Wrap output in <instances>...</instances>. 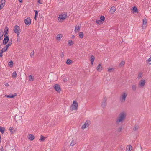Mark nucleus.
<instances>
[{"label":"nucleus","mask_w":151,"mask_h":151,"mask_svg":"<svg viewBox=\"0 0 151 151\" xmlns=\"http://www.w3.org/2000/svg\"><path fill=\"white\" fill-rule=\"evenodd\" d=\"M127 116V114L125 112H122L119 114L118 117L117 118L116 122L117 123H119L122 122L124 120Z\"/></svg>","instance_id":"f257e3e1"},{"label":"nucleus","mask_w":151,"mask_h":151,"mask_svg":"<svg viewBox=\"0 0 151 151\" xmlns=\"http://www.w3.org/2000/svg\"><path fill=\"white\" fill-rule=\"evenodd\" d=\"M78 107V103L76 100H74L70 107V109L72 111H77Z\"/></svg>","instance_id":"f03ea898"},{"label":"nucleus","mask_w":151,"mask_h":151,"mask_svg":"<svg viewBox=\"0 0 151 151\" xmlns=\"http://www.w3.org/2000/svg\"><path fill=\"white\" fill-rule=\"evenodd\" d=\"M67 14L66 13H63L59 15L58 18V21L60 22H62L64 21L67 17Z\"/></svg>","instance_id":"7ed1b4c3"},{"label":"nucleus","mask_w":151,"mask_h":151,"mask_svg":"<svg viewBox=\"0 0 151 151\" xmlns=\"http://www.w3.org/2000/svg\"><path fill=\"white\" fill-rule=\"evenodd\" d=\"M127 95V93L125 92H123L120 96V101L122 103L124 102Z\"/></svg>","instance_id":"20e7f679"},{"label":"nucleus","mask_w":151,"mask_h":151,"mask_svg":"<svg viewBox=\"0 0 151 151\" xmlns=\"http://www.w3.org/2000/svg\"><path fill=\"white\" fill-rule=\"evenodd\" d=\"M146 83V80L145 79L142 78L140 80L138 84V86L140 88H143L145 86Z\"/></svg>","instance_id":"39448f33"},{"label":"nucleus","mask_w":151,"mask_h":151,"mask_svg":"<svg viewBox=\"0 0 151 151\" xmlns=\"http://www.w3.org/2000/svg\"><path fill=\"white\" fill-rule=\"evenodd\" d=\"M77 139L75 137H71L70 140V145L71 147L73 146L76 144Z\"/></svg>","instance_id":"423d86ee"},{"label":"nucleus","mask_w":151,"mask_h":151,"mask_svg":"<svg viewBox=\"0 0 151 151\" xmlns=\"http://www.w3.org/2000/svg\"><path fill=\"white\" fill-rule=\"evenodd\" d=\"M90 124V122L89 120H87L83 124L81 128V129L82 130H84L85 129L88 127L89 125Z\"/></svg>","instance_id":"0eeeda50"},{"label":"nucleus","mask_w":151,"mask_h":151,"mask_svg":"<svg viewBox=\"0 0 151 151\" xmlns=\"http://www.w3.org/2000/svg\"><path fill=\"white\" fill-rule=\"evenodd\" d=\"M96 69L98 72H101L104 69L103 65L100 63H99L96 66Z\"/></svg>","instance_id":"6e6552de"},{"label":"nucleus","mask_w":151,"mask_h":151,"mask_svg":"<svg viewBox=\"0 0 151 151\" xmlns=\"http://www.w3.org/2000/svg\"><path fill=\"white\" fill-rule=\"evenodd\" d=\"M53 88L58 93H60L61 91V88L60 86L58 84H55L53 86Z\"/></svg>","instance_id":"1a4fd4ad"},{"label":"nucleus","mask_w":151,"mask_h":151,"mask_svg":"<svg viewBox=\"0 0 151 151\" xmlns=\"http://www.w3.org/2000/svg\"><path fill=\"white\" fill-rule=\"evenodd\" d=\"M13 30L15 33L20 32H21L20 27L18 25H15L14 27Z\"/></svg>","instance_id":"9d476101"},{"label":"nucleus","mask_w":151,"mask_h":151,"mask_svg":"<svg viewBox=\"0 0 151 151\" xmlns=\"http://www.w3.org/2000/svg\"><path fill=\"white\" fill-rule=\"evenodd\" d=\"M24 23L26 25L29 26L30 25L31 23V20L29 17H28L24 20Z\"/></svg>","instance_id":"9b49d317"},{"label":"nucleus","mask_w":151,"mask_h":151,"mask_svg":"<svg viewBox=\"0 0 151 151\" xmlns=\"http://www.w3.org/2000/svg\"><path fill=\"white\" fill-rule=\"evenodd\" d=\"M63 37V34H58L57 35L56 37V40L58 41H60L61 39Z\"/></svg>","instance_id":"f8f14e48"},{"label":"nucleus","mask_w":151,"mask_h":151,"mask_svg":"<svg viewBox=\"0 0 151 151\" xmlns=\"http://www.w3.org/2000/svg\"><path fill=\"white\" fill-rule=\"evenodd\" d=\"M116 10V7L114 6H112L111 7L109 12L111 14H113Z\"/></svg>","instance_id":"ddd939ff"},{"label":"nucleus","mask_w":151,"mask_h":151,"mask_svg":"<svg viewBox=\"0 0 151 151\" xmlns=\"http://www.w3.org/2000/svg\"><path fill=\"white\" fill-rule=\"evenodd\" d=\"M27 137L28 139L30 141H32L35 139L34 136L32 134H29L27 135Z\"/></svg>","instance_id":"4468645a"},{"label":"nucleus","mask_w":151,"mask_h":151,"mask_svg":"<svg viewBox=\"0 0 151 151\" xmlns=\"http://www.w3.org/2000/svg\"><path fill=\"white\" fill-rule=\"evenodd\" d=\"M4 36L5 37V38H4L3 41V43L4 44L6 45L8 42L9 39L8 36Z\"/></svg>","instance_id":"2eb2a0df"},{"label":"nucleus","mask_w":151,"mask_h":151,"mask_svg":"<svg viewBox=\"0 0 151 151\" xmlns=\"http://www.w3.org/2000/svg\"><path fill=\"white\" fill-rule=\"evenodd\" d=\"M95 58V57L93 55H91L90 58V61L92 65H93V64Z\"/></svg>","instance_id":"dca6fc26"},{"label":"nucleus","mask_w":151,"mask_h":151,"mask_svg":"<svg viewBox=\"0 0 151 151\" xmlns=\"http://www.w3.org/2000/svg\"><path fill=\"white\" fill-rule=\"evenodd\" d=\"M132 12L133 13L138 12L137 9L135 6H134L132 8Z\"/></svg>","instance_id":"f3484780"},{"label":"nucleus","mask_w":151,"mask_h":151,"mask_svg":"<svg viewBox=\"0 0 151 151\" xmlns=\"http://www.w3.org/2000/svg\"><path fill=\"white\" fill-rule=\"evenodd\" d=\"M132 149V147L131 145H127L126 147V151H131Z\"/></svg>","instance_id":"a211bd4d"},{"label":"nucleus","mask_w":151,"mask_h":151,"mask_svg":"<svg viewBox=\"0 0 151 151\" xmlns=\"http://www.w3.org/2000/svg\"><path fill=\"white\" fill-rule=\"evenodd\" d=\"M125 64V61H124L122 60V61L120 63H119V67L120 68L122 67Z\"/></svg>","instance_id":"6ab92c4d"},{"label":"nucleus","mask_w":151,"mask_h":151,"mask_svg":"<svg viewBox=\"0 0 151 151\" xmlns=\"http://www.w3.org/2000/svg\"><path fill=\"white\" fill-rule=\"evenodd\" d=\"M96 23L97 24L100 25H101V24H103V23H104V22H103L101 20L99 19V20H96Z\"/></svg>","instance_id":"aec40b11"},{"label":"nucleus","mask_w":151,"mask_h":151,"mask_svg":"<svg viewBox=\"0 0 151 151\" xmlns=\"http://www.w3.org/2000/svg\"><path fill=\"white\" fill-rule=\"evenodd\" d=\"M8 31V28L7 27H6L4 29V32L5 33V34L4 35V36H7Z\"/></svg>","instance_id":"412c9836"},{"label":"nucleus","mask_w":151,"mask_h":151,"mask_svg":"<svg viewBox=\"0 0 151 151\" xmlns=\"http://www.w3.org/2000/svg\"><path fill=\"white\" fill-rule=\"evenodd\" d=\"M29 80L30 81H32L34 80V76L32 75H29L28 76Z\"/></svg>","instance_id":"4be33fe9"},{"label":"nucleus","mask_w":151,"mask_h":151,"mask_svg":"<svg viewBox=\"0 0 151 151\" xmlns=\"http://www.w3.org/2000/svg\"><path fill=\"white\" fill-rule=\"evenodd\" d=\"M80 27L78 25H76L75 29V31L76 32H77L79 31L80 30Z\"/></svg>","instance_id":"5701e85b"},{"label":"nucleus","mask_w":151,"mask_h":151,"mask_svg":"<svg viewBox=\"0 0 151 151\" xmlns=\"http://www.w3.org/2000/svg\"><path fill=\"white\" fill-rule=\"evenodd\" d=\"M147 23V20L146 18H144L143 19L142 25L146 26Z\"/></svg>","instance_id":"b1692460"},{"label":"nucleus","mask_w":151,"mask_h":151,"mask_svg":"<svg viewBox=\"0 0 151 151\" xmlns=\"http://www.w3.org/2000/svg\"><path fill=\"white\" fill-rule=\"evenodd\" d=\"M5 130V128L3 127L0 126V132L3 134Z\"/></svg>","instance_id":"393cba45"},{"label":"nucleus","mask_w":151,"mask_h":151,"mask_svg":"<svg viewBox=\"0 0 151 151\" xmlns=\"http://www.w3.org/2000/svg\"><path fill=\"white\" fill-rule=\"evenodd\" d=\"M45 138L44 137L43 135H41L40 138L39 139V140L41 142L44 141L45 139Z\"/></svg>","instance_id":"a878e982"},{"label":"nucleus","mask_w":151,"mask_h":151,"mask_svg":"<svg viewBox=\"0 0 151 151\" xmlns=\"http://www.w3.org/2000/svg\"><path fill=\"white\" fill-rule=\"evenodd\" d=\"M146 62L149 65H151V56L146 60Z\"/></svg>","instance_id":"bb28decb"},{"label":"nucleus","mask_w":151,"mask_h":151,"mask_svg":"<svg viewBox=\"0 0 151 151\" xmlns=\"http://www.w3.org/2000/svg\"><path fill=\"white\" fill-rule=\"evenodd\" d=\"M73 44V41L71 40H69L68 41V44L70 46H71Z\"/></svg>","instance_id":"cd10ccee"},{"label":"nucleus","mask_w":151,"mask_h":151,"mask_svg":"<svg viewBox=\"0 0 151 151\" xmlns=\"http://www.w3.org/2000/svg\"><path fill=\"white\" fill-rule=\"evenodd\" d=\"M9 67H12L13 65V62L12 61H10L8 63Z\"/></svg>","instance_id":"c85d7f7f"},{"label":"nucleus","mask_w":151,"mask_h":151,"mask_svg":"<svg viewBox=\"0 0 151 151\" xmlns=\"http://www.w3.org/2000/svg\"><path fill=\"white\" fill-rule=\"evenodd\" d=\"M35 14L34 19L35 20H36V18L37 17V16L38 15V12L37 11L35 10Z\"/></svg>","instance_id":"c756f323"},{"label":"nucleus","mask_w":151,"mask_h":151,"mask_svg":"<svg viewBox=\"0 0 151 151\" xmlns=\"http://www.w3.org/2000/svg\"><path fill=\"white\" fill-rule=\"evenodd\" d=\"M107 70L109 72H111L114 70V68H108Z\"/></svg>","instance_id":"7c9ffc66"},{"label":"nucleus","mask_w":151,"mask_h":151,"mask_svg":"<svg viewBox=\"0 0 151 151\" xmlns=\"http://www.w3.org/2000/svg\"><path fill=\"white\" fill-rule=\"evenodd\" d=\"M142 76H143L142 73H139L138 74V75L137 76V78L138 79H140L142 77Z\"/></svg>","instance_id":"2f4dec72"},{"label":"nucleus","mask_w":151,"mask_h":151,"mask_svg":"<svg viewBox=\"0 0 151 151\" xmlns=\"http://www.w3.org/2000/svg\"><path fill=\"white\" fill-rule=\"evenodd\" d=\"M8 49V48L5 46L3 48H2L1 50L4 52H6L7 50Z\"/></svg>","instance_id":"473e14b6"},{"label":"nucleus","mask_w":151,"mask_h":151,"mask_svg":"<svg viewBox=\"0 0 151 151\" xmlns=\"http://www.w3.org/2000/svg\"><path fill=\"white\" fill-rule=\"evenodd\" d=\"M72 61L68 59L66 61V64L68 65H70L72 63Z\"/></svg>","instance_id":"72a5a7b5"},{"label":"nucleus","mask_w":151,"mask_h":151,"mask_svg":"<svg viewBox=\"0 0 151 151\" xmlns=\"http://www.w3.org/2000/svg\"><path fill=\"white\" fill-rule=\"evenodd\" d=\"M79 37L80 38H82L83 37V34L82 32H80L79 33Z\"/></svg>","instance_id":"f704fd0d"},{"label":"nucleus","mask_w":151,"mask_h":151,"mask_svg":"<svg viewBox=\"0 0 151 151\" xmlns=\"http://www.w3.org/2000/svg\"><path fill=\"white\" fill-rule=\"evenodd\" d=\"M17 74L15 71L13 72L12 74V77L13 78H16L17 76Z\"/></svg>","instance_id":"c9c22d12"},{"label":"nucleus","mask_w":151,"mask_h":151,"mask_svg":"<svg viewBox=\"0 0 151 151\" xmlns=\"http://www.w3.org/2000/svg\"><path fill=\"white\" fill-rule=\"evenodd\" d=\"M106 105V101L102 103L101 106L103 108H104Z\"/></svg>","instance_id":"e433bc0d"},{"label":"nucleus","mask_w":151,"mask_h":151,"mask_svg":"<svg viewBox=\"0 0 151 151\" xmlns=\"http://www.w3.org/2000/svg\"><path fill=\"white\" fill-rule=\"evenodd\" d=\"M139 129V127L137 125H135L133 128L134 131H137Z\"/></svg>","instance_id":"4c0bfd02"},{"label":"nucleus","mask_w":151,"mask_h":151,"mask_svg":"<svg viewBox=\"0 0 151 151\" xmlns=\"http://www.w3.org/2000/svg\"><path fill=\"white\" fill-rule=\"evenodd\" d=\"M44 3V0H37V3L40 4H42Z\"/></svg>","instance_id":"58836bf2"},{"label":"nucleus","mask_w":151,"mask_h":151,"mask_svg":"<svg viewBox=\"0 0 151 151\" xmlns=\"http://www.w3.org/2000/svg\"><path fill=\"white\" fill-rule=\"evenodd\" d=\"M105 17L103 16H101L100 17V20H101L103 22H104V20H105Z\"/></svg>","instance_id":"ea45409f"},{"label":"nucleus","mask_w":151,"mask_h":151,"mask_svg":"<svg viewBox=\"0 0 151 151\" xmlns=\"http://www.w3.org/2000/svg\"><path fill=\"white\" fill-rule=\"evenodd\" d=\"M136 86L135 85H133L132 86V88L133 91H135L136 89Z\"/></svg>","instance_id":"a19ab883"},{"label":"nucleus","mask_w":151,"mask_h":151,"mask_svg":"<svg viewBox=\"0 0 151 151\" xmlns=\"http://www.w3.org/2000/svg\"><path fill=\"white\" fill-rule=\"evenodd\" d=\"M12 44V42H9L8 44L6 45V46L8 48Z\"/></svg>","instance_id":"79ce46f5"},{"label":"nucleus","mask_w":151,"mask_h":151,"mask_svg":"<svg viewBox=\"0 0 151 151\" xmlns=\"http://www.w3.org/2000/svg\"><path fill=\"white\" fill-rule=\"evenodd\" d=\"M12 44V42H9L8 44L6 45V46L8 48Z\"/></svg>","instance_id":"37998d69"},{"label":"nucleus","mask_w":151,"mask_h":151,"mask_svg":"<svg viewBox=\"0 0 151 151\" xmlns=\"http://www.w3.org/2000/svg\"><path fill=\"white\" fill-rule=\"evenodd\" d=\"M7 98H13L14 97V96L13 95H9L7 96H6Z\"/></svg>","instance_id":"c03bdc74"},{"label":"nucleus","mask_w":151,"mask_h":151,"mask_svg":"<svg viewBox=\"0 0 151 151\" xmlns=\"http://www.w3.org/2000/svg\"><path fill=\"white\" fill-rule=\"evenodd\" d=\"M13 129L14 128L12 127H11L9 128V130L11 133H12L13 132Z\"/></svg>","instance_id":"a18cd8bd"},{"label":"nucleus","mask_w":151,"mask_h":151,"mask_svg":"<svg viewBox=\"0 0 151 151\" xmlns=\"http://www.w3.org/2000/svg\"><path fill=\"white\" fill-rule=\"evenodd\" d=\"M5 0H1V4L5 5Z\"/></svg>","instance_id":"49530a36"},{"label":"nucleus","mask_w":151,"mask_h":151,"mask_svg":"<svg viewBox=\"0 0 151 151\" xmlns=\"http://www.w3.org/2000/svg\"><path fill=\"white\" fill-rule=\"evenodd\" d=\"M4 5L1 4H0V10L4 6Z\"/></svg>","instance_id":"de8ad7c7"},{"label":"nucleus","mask_w":151,"mask_h":151,"mask_svg":"<svg viewBox=\"0 0 151 151\" xmlns=\"http://www.w3.org/2000/svg\"><path fill=\"white\" fill-rule=\"evenodd\" d=\"M146 26L142 25V29L143 30H144L146 29Z\"/></svg>","instance_id":"09e8293b"},{"label":"nucleus","mask_w":151,"mask_h":151,"mask_svg":"<svg viewBox=\"0 0 151 151\" xmlns=\"http://www.w3.org/2000/svg\"><path fill=\"white\" fill-rule=\"evenodd\" d=\"M3 52L1 50H0V57H1L2 56V54Z\"/></svg>","instance_id":"8fccbe9b"},{"label":"nucleus","mask_w":151,"mask_h":151,"mask_svg":"<svg viewBox=\"0 0 151 151\" xmlns=\"http://www.w3.org/2000/svg\"><path fill=\"white\" fill-rule=\"evenodd\" d=\"M122 130V128L121 127H120L118 129L117 131L118 132H121Z\"/></svg>","instance_id":"3c124183"},{"label":"nucleus","mask_w":151,"mask_h":151,"mask_svg":"<svg viewBox=\"0 0 151 151\" xmlns=\"http://www.w3.org/2000/svg\"><path fill=\"white\" fill-rule=\"evenodd\" d=\"M20 33V32H19L18 33H16L17 34V37H18V39H19V37H20V36H19Z\"/></svg>","instance_id":"603ef678"},{"label":"nucleus","mask_w":151,"mask_h":151,"mask_svg":"<svg viewBox=\"0 0 151 151\" xmlns=\"http://www.w3.org/2000/svg\"><path fill=\"white\" fill-rule=\"evenodd\" d=\"M0 151H4V149L2 146L0 148Z\"/></svg>","instance_id":"864d4df0"},{"label":"nucleus","mask_w":151,"mask_h":151,"mask_svg":"<svg viewBox=\"0 0 151 151\" xmlns=\"http://www.w3.org/2000/svg\"><path fill=\"white\" fill-rule=\"evenodd\" d=\"M5 86L6 87H8L9 86V84L8 83H6L5 84Z\"/></svg>","instance_id":"5fc2aeb1"},{"label":"nucleus","mask_w":151,"mask_h":151,"mask_svg":"<svg viewBox=\"0 0 151 151\" xmlns=\"http://www.w3.org/2000/svg\"><path fill=\"white\" fill-rule=\"evenodd\" d=\"M3 36L1 34V33L0 34V40H1Z\"/></svg>","instance_id":"6e6d98bb"},{"label":"nucleus","mask_w":151,"mask_h":151,"mask_svg":"<svg viewBox=\"0 0 151 151\" xmlns=\"http://www.w3.org/2000/svg\"><path fill=\"white\" fill-rule=\"evenodd\" d=\"M30 55H31V57H32V56H33V55H34V52H32L31 53Z\"/></svg>","instance_id":"4d7b16f0"},{"label":"nucleus","mask_w":151,"mask_h":151,"mask_svg":"<svg viewBox=\"0 0 151 151\" xmlns=\"http://www.w3.org/2000/svg\"><path fill=\"white\" fill-rule=\"evenodd\" d=\"M75 37V36L74 35H73L72 36L71 38L72 39H74Z\"/></svg>","instance_id":"13d9d810"},{"label":"nucleus","mask_w":151,"mask_h":151,"mask_svg":"<svg viewBox=\"0 0 151 151\" xmlns=\"http://www.w3.org/2000/svg\"><path fill=\"white\" fill-rule=\"evenodd\" d=\"M19 1L20 3H21L22 2V0H19Z\"/></svg>","instance_id":"bf43d9fd"},{"label":"nucleus","mask_w":151,"mask_h":151,"mask_svg":"<svg viewBox=\"0 0 151 151\" xmlns=\"http://www.w3.org/2000/svg\"><path fill=\"white\" fill-rule=\"evenodd\" d=\"M19 39H18V38H17V40L18 41L19 40Z\"/></svg>","instance_id":"052dcab7"},{"label":"nucleus","mask_w":151,"mask_h":151,"mask_svg":"<svg viewBox=\"0 0 151 151\" xmlns=\"http://www.w3.org/2000/svg\"><path fill=\"white\" fill-rule=\"evenodd\" d=\"M67 80V79H65V81H66Z\"/></svg>","instance_id":"680f3d73"}]
</instances>
